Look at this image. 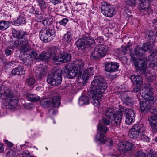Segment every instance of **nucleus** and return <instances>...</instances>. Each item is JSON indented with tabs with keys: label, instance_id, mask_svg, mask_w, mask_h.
<instances>
[{
	"label": "nucleus",
	"instance_id": "obj_54",
	"mask_svg": "<svg viewBox=\"0 0 157 157\" xmlns=\"http://www.w3.org/2000/svg\"><path fill=\"white\" fill-rule=\"evenodd\" d=\"M42 21L43 24L45 26H47L50 24V22L49 21L48 19H43Z\"/></svg>",
	"mask_w": 157,
	"mask_h": 157
},
{
	"label": "nucleus",
	"instance_id": "obj_24",
	"mask_svg": "<svg viewBox=\"0 0 157 157\" xmlns=\"http://www.w3.org/2000/svg\"><path fill=\"white\" fill-rule=\"evenodd\" d=\"M61 71L59 70H57L54 71V74H56V77L55 78H54L55 82H56V86L60 84L62 81Z\"/></svg>",
	"mask_w": 157,
	"mask_h": 157
},
{
	"label": "nucleus",
	"instance_id": "obj_60",
	"mask_svg": "<svg viewBox=\"0 0 157 157\" xmlns=\"http://www.w3.org/2000/svg\"><path fill=\"white\" fill-rule=\"evenodd\" d=\"M60 0H51V2L54 5L58 4L60 2Z\"/></svg>",
	"mask_w": 157,
	"mask_h": 157
},
{
	"label": "nucleus",
	"instance_id": "obj_47",
	"mask_svg": "<svg viewBox=\"0 0 157 157\" xmlns=\"http://www.w3.org/2000/svg\"><path fill=\"white\" fill-rule=\"evenodd\" d=\"M146 155L144 152L139 151L136 153L134 157H146Z\"/></svg>",
	"mask_w": 157,
	"mask_h": 157
},
{
	"label": "nucleus",
	"instance_id": "obj_3",
	"mask_svg": "<svg viewBox=\"0 0 157 157\" xmlns=\"http://www.w3.org/2000/svg\"><path fill=\"white\" fill-rule=\"evenodd\" d=\"M84 65V63L82 60L77 61L75 63L66 65L64 68L63 72L67 74V77L72 78L75 77L78 73L79 69H82Z\"/></svg>",
	"mask_w": 157,
	"mask_h": 157
},
{
	"label": "nucleus",
	"instance_id": "obj_42",
	"mask_svg": "<svg viewBox=\"0 0 157 157\" xmlns=\"http://www.w3.org/2000/svg\"><path fill=\"white\" fill-rule=\"evenodd\" d=\"M97 128L98 130L104 133H105L108 130L107 126L103 124L98 123V124Z\"/></svg>",
	"mask_w": 157,
	"mask_h": 157
},
{
	"label": "nucleus",
	"instance_id": "obj_2",
	"mask_svg": "<svg viewBox=\"0 0 157 157\" xmlns=\"http://www.w3.org/2000/svg\"><path fill=\"white\" fill-rule=\"evenodd\" d=\"M122 109H119L116 111L114 108L108 109L105 111L102 118V121L106 125H108L111 122V124L114 126H119L122 120L123 114Z\"/></svg>",
	"mask_w": 157,
	"mask_h": 157
},
{
	"label": "nucleus",
	"instance_id": "obj_6",
	"mask_svg": "<svg viewBox=\"0 0 157 157\" xmlns=\"http://www.w3.org/2000/svg\"><path fill=\"white\" fill-rule=\"evenodd\" d=\"M55 33L54 27L47 29H42L40 31V38L43 42H49L53 39V37L55 36Z\"/></svg>",
	"mask_w": 157,
	"mask_h": 157
},
{
	"label": "nucleus",
	"instance_id": "obj_23",
	"mask_svg": "<svg viewBox=\"0 0 157 157\" xmlns=\"http://www.w3.org/2000/svg\"><path fill=\"white\" fill-rule=\"evenodd\" d=\"M131 80L134 85H141L143 84V79L142 77L139 75H132Z\"/></svg>",
	"mask_w": 157,
	"mask_h": 157
},
{
	"label": "nucleus",
	"instance_id": "obj_48",
	"mask_svg": "<svg viewBox=\"0 0 157 157\" xmlns=\"http://www.w3.org/2000/svg\"><path fill=\"white\" fill-rule=\"evenodd\" d=\"M141 86V85H134L132 92L136 93L139 92L140 88Z\"/></svg>",
	"mask_w": 157,
	"mask_h": 157
},
{
	"label": "nucleus",
	"instance_id": "obj_40",
	"mask_svg": "<svg viewBox=\"0 0 157 157\" xmlns=\"http://www.w3.org/2000/svg\"><path fill=\"white\" fill-rule=\"evenodd\" d=\"M72 35L71 33L67 32L66 34H64L63 37V39L64 41L67 43L70 42L72 40Z\"/></svg>",
	"mask_w": 157,
	"mask_h": 157
},
{
	"label": "nucleus",
	"instance_id": "obj_35",
	"mask_svg": "<svg viewBox=\"0 0 157 157\" xmlns=\"http://www.w3.org/2000/svg\"><path fill=\"white\" fill-rule=\"evenodd\" d=\"M36 2L42 10H45L47 8V4L44 0H36Z\"/></svg>",
	"mask_w": 157,
	"mask_h": 157
},
{
	"label": "nucleus",
	"instance_id": "obj_10",
	"mask_svg": "<svg viewBox=\"0 0 157 157\" xmlns=\"http://www.w3.org/2000/svg\"><path fill=\"white\" fill-rule=\"evenodd\" d=\"M101 9L103 14L108 17H111L113 16L116 13L115 8L113 6L105 2H101Z\"/></svg>",
	"mask_w": 157,
	"mask_h": 157
},
{
	"label": "nucleus",
	"instance_id": "obj_62",
	"mask_svg": "<svg viewBox=\"0 0 157 157\" xmlns=\"http://www.w3.org/2000/svg\"><path fill=\"white\" fill-rule=\"evenodd\" d=\"M130 46L129 45H127L123 49V51L124 53H125V52L128 49H129Z\"/></svg>",
	"mask_w": 157,
	"mask_h": 157
},
{
	"label": "nucleus",
	"instance_id": "obj_20",
	"mask_svg": "<svg viewBox=\"0 0 157 157\" xmlns=\"http://www.w3.org/2000/svg\"><path fill=\"white\" fill-rule=\"evenodd\" d=\"M151 84L149 83H147L144 84V87L143 88L142 92V97L145 98H149L151 97L152 92L151 90Z\"/></svg>",
	"mask_w": 157,
	"mask_h": 157
},
{
	"label": "nucleus",
	"instance_id": "obj_28",
	"mask_svg": "<svg viewBox=\"0 0 157 157\" xmlns=\"http://www.w3.org/2000/svg\"><path fill=\"white\" fill-rule=\"evenodd\" d=\"M28 100L36 102L38 101L40 99V97L33 94L27 93L24 95Z\"/></svg>",
	"mask_w": 157,
	"mask_h": 157
},
{
	"label": "nucleus",
	"instance_id": "obj_9",
	"mask_svg": "<svg viewBox=\"0 0 157 157\" xmlns=\"http://www.w3.org/2000/svg\"><path fill=\"white\" fill-rule=\"evenodd\" d=\"M152 49V44L150 43H144L142 47H137L134 50L135 54L137 56L139 57L140 59L146 57L144 53L146 51L151 52Z\"/></svg>",
	"mask_w": 157,
	"mask_h": 157
},
{
	"label": "nucleus",
	"instance_id": "obj_32",
	"mask_svg": "<svg viewBox=\"0 0 157 157\" xmlns=\"http://www.w3.org/2000/svg\"><path fill=\"white\" fill-rule=\"evenodd\" d=\"M61 63H67L71 59V55L66 52H63L61 54Z\"/></svg>",
	"mask_w": 157,
	"mask_h": 157
},
{
	"label": "nucleus",
	"instance_id": "obj_44",
	"mask_svg": "<svg viewBox=\"0 0 157 157\" xmlns=\"http://www.w3.org/2000/svg\"><path fill=\"white\" fill-rule=\"evenodd\" d=\"M20 40V43L21 46V48H25L24 47L28 44V40L27 37H25L24 39L22 40Z\"/></svg>",
	"mask_w": 157,
	"mask_h": 157
},
{
	"label": "nucleus",
	"instance_id": "obj_57",
	"mask_svg": "<svg viewBox=\"0 0 157 157\" xmlns=\"http://www.w3.org/2000/svg\"><path fill=\"white\" fill-rule=\"evenodd\" d=\"M5 53L6 55L9 56L12 53V50L8 49H6L5 50Z\"/></svg>",
	"mask_w": 157,
	"mask_h": 157
},
{
	"label": "nucleus",
	"instance_id": "obj_34",
	"mask_svg": "<svg viewBox=\"0 0 157 157\" xmlns=\"http://www.w3.org/2000/svg\"><path fill=\"white\" fill-rule=\"evenodd\" d=\"M17 105V101L10 99V102L6 103L5 106L6 108L13 109Z\"/></svg>",
	"mask_w": 157,
	"mask_h": 157
},
{
	"label": "nucleus",
	"instance_id": "obj_21",
	"mask_svg": "<svg viewBox=\"0 0 157 157\" xmlns=\"http://www.w3.org/2000/svg\"><path fill=\"white\" fill-rule=\"evenodd\" d=\"M25 73V69L22 64L19 65L16 68L13 69L12 71V75H21Z\"/></svg>",
	"mask_w": 157,
	"mask_h": 157
},
{
	"label": "nucleus",
	"instance_id": "obj_30",
	"mask_svg": "<svg viewBox=\"0 0 157 157\" xmlns=\"http://www.w3.org/2000/svg\"><path fill=\"white\" fill-rule=\"evenodd\" d=\"M39 58L40 60L47 62H49L51 58L47 52H41L39 55Z\"/></svg>",
	"mask_w": 157,
	"mask_h": 157
},
{
	"label": "nucleus",
	"instance_id": "obj_16",
	"mask_svg": "<svg viewBox=\"0 0 157 157\" xmlns=\"http://www.w3.org/2000/svg\"><path fill=\"white\" fill-rule=\"evenodd\" d=\"M134 145L130 142H121L118 144L117 150L121 153L123 154L131 150Z\"/></svg>",
	"mask_w": 157,
	"mask_h": 157
},
{
	"label": "nucleus",
	"instance_id": "obj_63",
	"mask_svg": "<svg viewBox=\"0 0 157 157\" xmlns=\"http://www.w3.org/2000/svg\"><path fill=\"white\" fill-rule=\"evenodd\" d=\"M43 18L41 16H39L38 17L37 21L38 22H41L43 21Z\"/></svg>",
	"mask_w": 157,
	"mask_h": 157
},
{
	"label": "nucleus",
	"instance_id": "obj_64",
	"mask_svg": "<svg viewBox=\"0 0 157 157\" xmlns=\"http://www.w3.org/2000/svg\"><path fill=\"white\" fill-rule=\"evenodd\" d=\"M0 98L6 100L7 99V98H6L4 96H3V93H0Z\"/></svg>",
	"mask_w": 157,
	"mask_h": 157
},
{
	"label": "nucleus",
	"instance_id": "obj_11",
	"mask_svg": "<svg viewBox=\"0 0 157 157\" xmlns=\"http://www.w3.org/2000/svg\"><path fill=\"white\" fill-rule=\"evenodd\" d=\"M144 130V126L139 124H135L132 126L129 132V137L132 139H139L141 132Z\"/></svg>",
	"mask_w": 157,
	"mask_h": 157
},
{
	"label": "nucleus",
	"instance_id": "obj_36",
	"mask_svg": "<svg viewBox=\"0 0 157 157\" xmlns=\"http://www.w3.org/2000/svg\"><path fill=\"white\" fill-rule=\"evenodd\" d=\"M10 24L8 21L4 20L0 21V30H5L7 29L10 26Z\"/></svg>",
	"mask_w": 157,
	"mask_h": 157
},
{
	"label": "nucleus",
	"instance_id": "obj_22",
	"mask_svg": "<svg viewBox=\"0 0 157 157\" xmlns=\"http://www.w3.org/2000/svg\"><path fill=\"white\" fill-rule=\"evenodd\" d=\"M0 91H3V96L5 97L7 99L8 98H11L13 96V93L9 89L8 87L4 85L0 84Z\"/></svg>",
	"mask_w": 157,
	"mask_h": 157
},
{
	"label": "nucleus",
	"instance_id": "obj_49",
	"mask_svg": "<svg viewBox=\"0 0 157 157\" xmlns=\"http://www.w3.org/2000/svg\"><path fill=\"white\" fill-rule=\"evenodd\" d=\"M25 48H20L21 50L23 51L24 52H27L31 50L32 49L29 46L28 44L26 46H25Z\"/></svg>",
	"mask_w": 157,
	"mask_h": 157
},
{
	"label": "nucleus",
	"instance_id": "obj_61",
	"mask_svg": "<svg viewBox=\"0 0 157 157\" xmlns=\"http://www.w3.org/2000/svg\"><path fill=\"white\" fill-rule=\"evenodd\" d=\"M3 144L0 143V153L3 152L4 150Z\"/></svg>",
	"mask_w": 157,
	"mask_h": 157
},
{
	"label": "nucleus",
	"instance_id": "obj_46",
	"mask_svg": "<svg viewBox=\"0 0 157 157\" xmlns=\"http://www.w3.org/2000/svg\"><path fill=\"white\" fill-rule=\"evenodd\" d=\"M126 4L132 6H134L136 3H138V0H124Z\"/></svg>",
	"mask_w": 157,
	"mask_h": 157
},
{
	"label": "nucleus",
	"instance_id": "obj_31",
	"mask_svg": "<svg viewBox=\"0 0 157 157\" xmlns=\"http://www.w3.org/2000/svg\"><path fill=\"white\" fill-rule=\"evenodd\" d=\"M78 103L80 106L89 104V99L86 96H81L79 98Z\"/></svg>",
	"mask_w": 157,
	"mask_h": 157
},
{
	"label": "nucleus",
	"instance_id": "obj_51",
	"mask_svg": "<svg viewBox=\"0 0 157 157\" xmlns=\"http://www.w3.org/2000/svg\"><path fill=\"white\" fill-rule=\"evenodd\" d=\"M68 21V19L67 18H64L62 20L60 21L59 22V23L61 25L65 26L67 23V22Z\"/></svg>",
	"mask_w": 157,
	"mask_h": 157
},
{
	"label": "nucleus",
	"instance_id": "obj_56",
	"mask_svg": "<svg viewBox=\"0 0 157 157\" xmlns=\"http://www.w3.org/2000/svg\"><path fill=\"white\" fill-rule=\"evenodd\" d=\"M148 33H149L146 35V37L147 38H149V40H150L151 38H152L153 33L152 31H149Z\"/></svg>",
	"mask_w": 157,
	"mask_h": 157
},
{
	"label": "nucleus",
	"instance_id": "obj_18",
	"mask_svg": "<svg viewBox=\"0 0 157 157\" xmlns=\"http://www.w3.org/2000/svg\"><path fill=\"white\" fill-rule=\"evenodd\" d=\"M96 139L98 141H100L101 143H105L109 147H111L113 144V141L110 138H108L106 139V137L101 132H98L95 136Z\"/></svg>",
	"mask_w": 157,
	"mask_h": 157
},
{
	"label": "nucleus",
	"instance_id": "obj_50",
	"mask_svg": "<svg viewBox=\"0 0 157 157\" xmlns=\"http://www.w3.org/2000/svg\"><path fill=\"white\" fill-rule=\"evenodd\" d=\"M37 55L36 52L34 50H32L29 53V55L31 58H36L37 56Z\"/></svg>",
	"mask_w": 157,
	"mask_h": 157
},
{
	"label": "nucleus",
	"instance_id": "obj_5",
	"mask_svg": "<svg viewBox=\"0 0 157 157\" xmlns=\"http://www.w3.org/2000/svg\"><path fill=\"white\" fill-rule=\"evenodd\" d=\"M147 57H144L140 61L135 58H132L133 64L137 72L140 74H145L147 68Z\"/></svg>",
	"mask_w": 157,
	"mask_h": 157
},
{
	"label": "nucleus",
	"instance_id": "obj_7",
	"mask_svg": "<svg viewBox=\"0 0 157 157\" xmlns=\"http://www.w3.org/2000/svg\"><path fill=\"white\" fill-rule=\"evenodd\" d=\"M108 50V46L105 45L100 44L97 46L91 53L92 57L95 59L100 58L105 56Z\"/></svg>",
	"mask_w": 157,
	"mask_h": 157
},
{
	"label": "nucleus",
	"instance_id": "obj_41",
	"mask_svg": "<svg viewBox=\"0 0 157 157\" xmlns=\"http://www.w3.org/2000/svg\"><path fill=\"white\" fill-rule=\"evenodd\" d=\"M40 104L43 107H47L51 103V100L48 98H45L42 99L40 101Z\"/></svg>",
	"mask_w": 157,
	"mask_h": 157
},
{
	"label": "nucleus",
	"instance_id": "obj_8",
	"mask_svg": "<svg viewBox=\"0 0 157 157\" xmlns=\"http://www.w3.org/2000/svg\"><path fill=\"white\" fill-rule=\"evenodd\" d=\"M82 69H79V79L80 85L83 86L85 85L86 81L89 77L93 75L94 71V68L90 67L86 69L83 71L82 72L81 70Z\"/></svg>",
	"mask_w": 157,
	"mask_h": 157
},
{
	"label": "nucleus",
	"instance_id": "obj_43",
	"mask_svg": "<svg viewBox=\"0 0 157 157\" xmlns=\"http://www.w3.org/2000/svg\"><path fill=\"white\" fill-rule=\"evenodd\" d=\"M22 62L26 65L31 66L33 63V59L31 58L23 59Z\"/></svg>",
	"mask_w": 157,
	"mask_h": 157
},
{
	"label": "nucleus",
	"instance_id": "obj_27",
	"mask_svg": "<svg viewBox=\"0 0 157 157\" xmlns=\"http://www.w3.org/2000/svg\"><path fill=\"white\" fill-rule=\"evenodd\" d=\"M56 76V74H54V71L48 75L47 77V82L51 84V85L56 86V82H55V80H54V78H55Z\"/></svg>",
	"mask_w": 157,
	"mask_h": 157
},
{
	"label": "nucleus",
	"instance_id": "obj_55",
	"mask_svg": "<svg viewBox=\"0 0 157 157\" xmlns=\"http://www.w3.org/2000/svg\"><path fill=\"white\" fill-rule=\"evenodd\" d=\"M157 155L155 153H151V152H149L147 153V157H156Z\"/></svg>",
	"mask_w": 157,
	"mask_h": 157
},
{
	"label": "nucleus",
	"instance_id": "obj_14",
	"mask_svg": "<svg viewBox=\"0 0 157 157\" xmlns=\"http://www.w3.org/2000/svg\"><path fill=\"white\" fill-rule=\"evenodd\" d=\"M152 49L151 51L148 52L151 53L148 57V60L150 62L149 65L150 67H152L157 66V49L154 47L152 44Z\"/></svg>",
	"mask_w": 157,
	"mask_h": 157
},
{
	"label": "nucleus",
	"instance_id": "obj_19",
	"mask_svg": "<svg viewBox=\"0 0 157 157\" xmlns=\"http://www.w3.org/2000/svg\"><path fill=\"white\" fill-rule=\"evenodd\" d=\"M119 65L117 62H110L106 64L105 70L108 72H113L118 71Z\"/></svg>",
	"mask_w": 157,
	"mask_h": 157
},
{
	"label": "nucleus",
	"instance_id": "obj_45",
	"mask_svg": "<svg viewBox=\"0 0 157 157\" xmlns=\"http://www.w3.org/2000/svg\"><path fill=\"white\" fill-rule=\"evenodd\" d=\"M139 140H140L144 142H149L150 141V138L144 134H142L141 133Z\"/></svg>",
	"mask_w": 157,
	"mask_h": 157
},
{
	"label": "nucleus",
	"instance_id": "obj_59",
	"mask_svg": "<svg viewBox=\"0 0 157 157\" xmlns=\"http://www.w3.org/2000/svg\"><path fill=\"white\" fill-rule=\"evenodd\" d=\"M4 142L7 144V145L10 147H11L13 146V144L11 142H9L7 140H4Z\"/></svg>",
	"mask_w": 157,
	"mask_h": 157
},
{
	"label": "nucleus",
	"instance_id": "obj_4",
	"mask_svg": "<svg viewBox=\"0 0 157 157\" xmlns=\"http://www.w3.org/2000/svg\"><path fill=\"white\" fill-rule=\"evenodd\" d=\"M94 43V39L90 37L83 36L77 40L76 45L79 49L84 51L91 45H93Z\"/></svg>",
	"mask_w": 157,
	"mask_h": 157
},
{
	"label": "nucleus",
	"instance_id": "obj_29",
	"mask_svg": "<svg viewBox=\"0 0 157 157\" xmlns=\"http://www.w3.org/2000/svg\"><path fill=\"white\" fill-rule=\"evenodd\" d=\"M47 52L52 58L53 56L58 55L59 52H60V51L58 49L57 47L55 46L49 48Z\"/></svg>",
	"mask_w": 157,
	"mask_h": 157
},
{
	"label": "nucleus",
	"instance_id": "obj_26",
	"mask_svg": "<svg viewBox=\"0 0 157 157\" xmlns=\"http://www.w3.org/2000/svg\"><path fill=\"white\" fill-rule=\"evenodd\" d=\"M27 35L26 32L21 31H15L13 33V36L14 37H16L19 39H22Z\"/></svg>",
	"mask_w": 157,
	"mask_h": 157
},
{
	"label": "nucleus",
	"instance_id": "obj_25",
	"mask_svg": "<svg viewBox=\"0 0 157 157\" xmlns=\"http://www.w3.org/2000/svg\"><path fill=\"white\" fill-rule=\"evenodd\" d=\"M39 72H36V76L38 80H41L47 75L46 69L44 68H40Z\"/></svg>",
	"mask_w": 157,
	"mask_h": 157
},
{
	"label": "nucleus",
	"instance_id": "obj_17",
	"mask_svg": "<svg viewBox=\"0 0 157 157\" xmlns=\"http://www.w3.org/2000/svg\"><path fill=\"white\" fill-rule=\"evenodd\" d=\"M126 114L125 123L127 124L130 125L135 121V113L133 109H126L124 111Z\"/></svg>",
	"mask_w": 157,
	"mask_h": 157
},
{
	"label": "nucleus",
	"instance_id": "obj_33",
	"mask_svg": "<svg viewBox=\"0 0 157 157\" xmlns=\"http://www.w3.org/2000/svg\"><path fill=\"white\" fill-rule=\"evenodd\" d=\"M60 98L57 96L53 98L51 101L52 106L54 107H58L60 104Z\"/></svg>",
	"mask_w": 157,
	"mask_h": 157
},
{
	"label": "nucleus",
	"instance_id": "obj_52",
	"mask_svg": "<svg viewBox=\"0 0 157 157\" xmlns=\"http://www.w3.org/2000/svg\"><path fill=\"white\" fill-rule=\"evenodd\" d=\"M21 155L23 157H28L31 156L30 153L28 152L27 151H23L21 153Z\"/></svg>",
	"mask_w": 157,
	"mask_h": 157
},
{
	"label": "nucleus",
	"instance_id": "obj_13",
	"mask_svg": "<svg viewBox=\"0 0 157 157\" xmlns=\"http://www.w3.org/2000/svg\"><path fill=\"white\" fill-rule=\"evenodd\" d=\"M154 110L151 109V113L154 115L149 117L148 120L149 121L150 125L153 132H157V108Z\"/></svg>",
	"mask_w": 157,
	"mask_h": 157
},
{
	"label": "nucleus",
	"instance_id": "obj_53",
	"mask_svg": "<svg viewBox=\"0 0 157 157\" xmlns=\"http://www.w3.org/2000/svg\"><path fill=\"white\" fill-rule=\"evenodd\" d=\"M14 45L16 47H18L19 46L20 48H21L20 43V39H18L15 41L14 43Z\"/></svg>",
	"mask_w": 157,
	"mask_h": 157
},
{
	"label": "nucleus",
	"instance_id": "obj_15",
	"mask_svg": "<svg viewBox=\"0 0 157 157\" xmlns=\"http://www.w3.org/2000/svg\"><path fill=\"white\" fill-rule=\"evenodd\" d=\"M138 1L139 9L141 13L145 15L149 13L150 10V5L149 2L145 0H138Z\"/></svg>",
	"mask_w": 157,
	"mask_h": 157
},
{
	"label": "nucleus",
	"instance_id": "obj_38",
	"mask_svg": "<svg viewBox=\"0 0 157 157\" xmlns=\"http://www.w3.org/2000/svg\"><path fill=\"white\" fill-rule=\"evenodd\" d=\"M17 25H24L26 23V20L25 17H23L19 16L15 21Z\"/></svg>",
	"mask_w": 157,
	"mask_h": 157
},
{
	"label": "nucleus",
	"instance_id": "obj_1",
	"mask_svg": "<svg viewBox=\"0 0 157 157\" xmlns=\"http://www.w3.org/2000/svg\"><path fill=\"white\" fill-rule=\"evenodd\" d=\"M107 87V84L103 77L99 75L94 77L90 88L93 100L92 103L94 106H98L99 105L103 94Z\"/></svg>",
	"mask_w": 157,
	"mask_h": 157
},
{
	"label": "nucleus",
	"instance_id": "obj_58",
	"mask_svg": "<svg viewBox=\"0 0 157 157\" xmlns=\"http://www.w3.org/2000/svg\"><path fill=\"white\" fill-rule=\"evenodd\" d=\"M32 10H33V13L37 15H39L40 11L38 10H35L34 8H32Z\"/></svg>",
	"mask_w": 157,
	"mask_h": 157
},
{
	"label": "nucleus",
	"instance_id": "obj_37",
	"mask_svg": "<svg viewBox=\"0 0 157 157\" xmlns=\"http://www.w3.org/2000/svg\"><path fill=\"white\" fill-rule=\"evenodd\" d=\"M36 82V80L34 77L31 76L29 77L26 79V83L29 86H32L34 85Z\"/></svg>",
	"mask_w": 157,
	"mask_h": 157
},
{
	"label": "nucleus",
	"instance_id": "obj_12",
	"mask_svg": "<svg viewBox=\"0 0 157 157\" xmlns=\"http://www.w3.org/2000/svg\"><path fill=\"white\" fill-rule=\"evenodd\" d=\"M144 98V99L142 100L141 101V100H140V109L142 112L146 113L149 111L151 113V109L155 110V109H157V106L154 107L151 106V103L150 102L151 101L150 100V98Z\"/></svg>",
	"mask_w": 157,
	"mask_h": 157
},
{
	"label": "nucleus",
	"instance_id": "obj_39",
	"mask_svg": "<svg viewBox=\"0 0 157 157\" xmlns=\"http://www.w3.org/2000/svg\"><path fill=\"white\" fill-rule=\"evenodd\" d=\"M52 57V62L53 63L56 64H59V63H61V55L58 56V55L53 56Z\"/></svg>",
	"mask_w": 157,
	"mask_h": 157
}]
</instances>
